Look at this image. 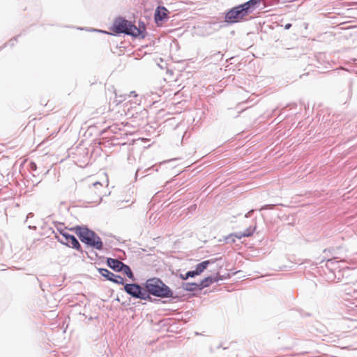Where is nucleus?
<instances>
[{
  "label": "nucleus",
  "instance_id": "12",
  "mask_svg": "<svg viewBox=\"0 0 357 357\" xmlns=\"http://www.w3.org/2000/svg\"><path fill=\"white\" fill-rule=\"evenodd\" d=\"M220 280V278L218 276L213 277V276H208L206 277L204 279H203L199 284V289H202L204 287H208L210 284H211L213 282H218Z\"/></svg>",
  "mask_w": 357,
  "mask_h": 357
},
{
  "label": "nucleus",
  "instance_id": "3",
  "mask_svg": "<svg viewBox=\"0 0 357 357\" xmlns=\"http://www.w3.org/2000/svg\"><path fill=\"white\" fill-rule=\"evenodd\" d=\"M112 30L116 33H124L134 37L139 36L142 33V30L140 28H137L131 22L122 17L114 20Z\"/></svg>",
  "mask_w": 357,
  "mask_h": 357
},
{
  "label": "nucleus",
  "instance_id": "4",
  "mask_svg": "<svg viewBox=\"0 0 357 357\" xmlns=\"http://www.w3.org/2000/svg\"><path fill=\"white\" fill-rule=\"evenodd\" d=\"M124 291L134 298L141 300H151V296L145 291V288L142 287L139 284L132 283L126 284L123 287Z\"/></svg>",
  "mask_w": 357,
  "mask_h": 357
},
{
  "label": "nucleus",
  "instance_id": "9",
  "mask_svg": "<svg viewBox=\"0 0 357 357\" xmlns=\"http://www.w3.org/2000/svg\"><path fill=\"white\" fill-rule=\"evenodd\" d=\"M107 264L109 268L116 272H121L124 264V263L121 262V261L113 258H108L107 259Z\"/></svg>",
  "mask_w": 357,
  "mask_h": 357
},
{
  "label": "nucleus",
  "instance_id": "20",
  "mask_svg": "<svg viewBox=\"0 0 357 357\" xmlns=\"http://www.w3.org/2000/svg\"><path fill=\"white\" fill-rule=\"evenodd\" d=\"M30 167L32 170H36V163L34 162H31L30 163Z\"/></svg>",
  "mask_w": 357,
  "mask_h": 357
},
{
  "label": "nucleus",
  "instance_id": "22",
  "mask_svg": "<svg viewBox=\"0 0 357 357\" xmlns=\"http://www.w3.org/2000/svg\"><path fill=\"white\" fill-rule=\"evenodd\" d=\"M271 208L270 205H265V206H262V207L260 208V210L267 209V208Z\"/></svg>",
  "mask_w": 357,
  "mask_h": 357
},
{
  "label": "nucleus",
  "instance_id": "7",
  "mask_svg": "<svg viewBox=\"0 0 357 357\" xmlns=\"http://www.w3.org/2000/svg\"><path fill=\"white\" fill-rule=\"evenodd\" d=\"M103 185L96 181L89 186V193L91 194L93 202H100L102 200Z\"/></svg>",
  "mask_w": 357,
  "mask_h": 357
},
{
  "label": "nucleus",
  "instance_id": "21",
  "mask_svg": "<svg viewBox=\"0 0 357 357\" xmlns=\"http://www.w3.org/2000/svg\"><path fill=\"white\" fill-rule=\"evenodd\" d=\"M57 231H59V234H60V235H59L60 236H61V233H63V232H66V231H65V229H59V228H57Z\"/></svg>",
  "mask_w": 357,
  "mask_h": 357
},
{
  "label": "nucleus",
  "instance_id": "17",
  "mask_svg": "<svg viewBox=\"0 0 357 357\" xmlns=\"http://www.w3.org/2000/svg\"><path fill=\"white\" fill-rule=\"evenodd\" d=\"M196 275H198V274L195 270L189 271L185 274V278H193Z\"/></svg>",
  "mask_w": 357,
  "mask_h": 357
},
{
  "label": "nucleus",
  "instance_id": "14",
  "mask_svg": "<svg viewBox=\"0 0 357 357\" xmlns=\"http://www.w3.org/2000/svg\"><path fill=\"white\" fill-rule=\"evenodd\" d=\"M182 288L188 291H193L199 289V284L195 282H183L182 284Z\"/></svg>",
  "mask_w": 357,
  "mask_h": 357
},
{
  "label": "nucleus",
  "instance_id": "26",
  "mask_svg": "<svg viewBox=\"0 0 357 357\" xmlns=\"http://www.w3.org/2000/svg\"><path fill=\"white\" fill-rule=\"evenodd\" d=\"M180 278H181L182 280H187V279H188V278H185V275H183V274H181V275H180Z\"/></svg>",
  "mask_w": 357,
  "mask_h": 357
},
{
  "label": "nucleus",
  "instance_id": "13",
  "mask_svg": "<svg viewBox=\"0 0 357 357\" xmlns=\"http://www.w3.org/2000/svg\"><path fill=\"white\" fill-rule=\"evenodd\" d=\"M216 259H210V260H206L204 261L196 266L195 271H197V274H201L207 267L209 264H212L215 263Z\"/></svg>",
  "mask_w": 357,
  "mask_h": 357
},
{
  "label": "nucleus",
  "instance_id": "6",
  "mask_svg": "<svg viewBox=\"0 0 357 357\" xmlns=\"http://www.w3.org/2000/svg\"><path fill=\"white\" fill-rule=\"evenodd\" d=\"M247 15L245 8L241 4L227 12L225 17V22L227 23H235Z\"/></svg>",
  "mask_w": 357,
  "mask_h": 357
},
{
  "label": "nucleus",
  "instance_id": "18",
  "mask_svg": "<svg viewBox=\"0 0 357 357\" xmlns=\"http://www.w3.org/2000/svg\"><path fill=\"white\" fill-rule=\"evenodd\" d=\"M225 241L227 243H234L235 242V237L234 234H230L228 236L225 238Z\"/></svg>",
  "mask_w": 357,
  "mask_h": 357
},
{
  "label": "nucleus",
  "instance_id": "8",
  "mask_svg": "<svg viewBox=\"0 0 357 357\" xmlns=\"http://www.w3.org/2000/svg\"><path fill=\"white\" fill-rule=\"evenodd\" d=\"M98 272L102 277L116 284H123L124 283V280L121 275H115L107 268H98Z\"/></svg>",
  "mask_w": 357,
  "mask_h": 357
},
{
  "label": "nucleus",
  "instance_id": "15",
  "mask_svg": "<svg viewBox=\"0 0 357 357\" xmlns=\"http://www.w3.org/2000/svg\"><path fill=\"white\" fill-rule=\"evenodd\" d=\"M121 271L123 272V273L126 274L130 279L135 280L133 273L129 266L124 264Z\"/></svg>",
  "mask_w": 357,
  "mask_h": 357
},
{
  "label": "nucleus",
  "instance_id": "29",
  "mask_svg": "<svg viewBox=\"0 0 357 357\" xmlns=\"http://www.w3.org/2000/svg\"><path fill=\"white\" fill-rule=\"evenodd\" d=\"M333 261V259H328L327 262L328 263H331Z\"/></svg>",
  "mask_w": 357,
  "mask_h": 357
},
{
  "label": "nucleus",
  "instance_id": "28",
  "mask_svg": "<svg viewBox=\"0 0 357 357\" xmlns=\"http://www.w3.org/2000/svg\"><path fill=\"white\" fill-rule=\"evenodd\" d=\"M16 40V38L10 40V43H11L12 45L14 44L13 40Z\"/></svg>",
  "mask_w": 357,
  "mask_h": 357
},
{
  "label": "nucleus",
  "instance_id": "19",
  "mask_svg": "<svg viewBox=\"0 0 357 357\" xmlns=\"http://www.w3.org/2000/svg\"><path fill=\"white\" fill-rule=\"evenodd\" d=\"M243 231L237 232L236 234H234V236L235 238H237L238 239L242 238L243 237H245V236H243Z\"/></svg>",
  "mask_w": 357,
  "mask_h": 357
},
{
  "label": "nucleus",
  "instance_id": "24",
  "mask_svg": "<svg viewBox=\"0 0 357 357\" xmlns=\"http://www.w3.org/2000/svg\"><path fill=\"white\" fill-rule=\"evenodd\" d=\"M133 96L134 97H136L137 95L136 92L133 91L130 92V94L129 95V96Z\"/></svg>",
  "mask_w": 357,
  "mask_h": 357
},
{
  "label": "nucleus",
  "instance_id": "1",
  "mask_svg": "<svg viewBox=\"0 0 357 357\" xmlns=\"http://www.w3.org/2000/svg\"><path fill=\"white\" fill-rule=\"evenodd\" d=\"M144 288L149 296L151 294L160 298L173 297L172 291L159 278H153L147 280L144 284Z\"/></svg>",
  "mask_w": 357,
  "mask_h": 357
},
{
  "label": "nucleus",
  "instance_id": "5",
  "mask_svg": "<svg viewBox=\"0 0 357 357\" xmlns=\"http://www.w3.org/2000/svg\"><path fill=\"white\" fill-rule=\"evenodd\" d=\"M55 239L60 243L65 245L69 248H74L77 251L82 252L80 243L75 236L69 234L68 232L61 233V236L55 234Z\"/></svg>",
  "mask_w": 357,
  "mask_h": 357
},
{
  "label": "nucleus",
  "instance_id": "2",
  "mask_svg": "<svg viewBox=\"0 0 357 357\" xmlns=\"http://www.w3.org/2000/svg\"><path fill=\"white\" fill-rule=\"evenodd\" d=\"M76 234L80 241L88 246L100 250L102 249L103 243L101 238L93 231L87 227H77Z\"/></svg>",
  "mask_w": 357,
  "mask_h": 357
},
{
  "label": "nucleus",
  "instance_id": "23",
  "mask_svg": "<svg viewBox=\"0 0 357 357\" xmlns=\"http://www.w3.org/2000/svg\"><path fill=\"white\" fill-rule=\"evenodd\" d=\"M252 212H253V210H250V211H248V212L247 213V214L245 215V217H246V218H249V217H250L251 213H252Z\"/></svg>",
  "mask_w": 357,
  "mask_h": 357
},
{
  "label": "nucleus",
  "instance_id": "11",
  "mask_svg": "<svg viewBox=\"0 0 357 357\" xmlns=\"http://www.w3.org/2000/svg\"><path fill=\"white\" fill-rule=\"evenodd\" d=\"M168 10L164 6H158L155 13V22L162 21L167 17Z\"/></svg>",
  "mask_w": 357,
  "mask_h": 357
},
{
  "label": "nucleus",
  "instance_id": "10",
  "mask_svg": "<svg viewBox=\"0 0 357 357\" xmlns=\"http://www.w3.org/2000/svg\"><path fill=\"white\" fill-rule=\"evenodd\" d=\"M261 0H249L247 2L242 3L245 8L247 15L252 13L261 3Z\"/></svg>",
  "mask_w": 357,
  "mask_h": 357
},
{
  "label": "nucleus",
  "instance_id": "25",
  "mask_svg": "<svg viewBox=\"0 0 357 357\" xmlns=\"http://www.w3.org/2000/svg\"><path fill=\"white\" fill-rule=\"evenodd\" d=\"M291 26V24H287L284 26V29H289Z\"/></svg>",
  "mask_w": 357,
  "mask_h": 357
},
{
  "label": "nucleus",
  "instance_id": "16",
  "mask_svg": "<svg viewBox=\"0 0 357 357\" xmlns=\"http://www.w3.org/2000/svg\"><path fill=\"white\" fill-rule=\"evenodd\" d=\"M255 228H256L255 227H249L245 231H243V236H245V237H249V236H252L255 230Z\"/></svg>",
  "mask_w": 357,
  "mask_h": 357
},
{
  "label": "nucleus",
  "instance_id": "27",
  "mask_svg": "<svg viewBox=\"0 0 357 357\" xmlns=\"http://www.w3.org/2000/svg\"><path fill=\"white\" fill-rule=\"evenodd\" d=\"M33 216V214L32 213H30L28 214L27 218H31Z\"/></svg>",
  "mask_w": 357,
  "mask_h": 357
}]
</instances>
